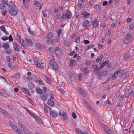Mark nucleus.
Wrapping results in <instances>:
<instances>
[{"mask_svg":"<svg viewBox=\"0 0 134 134\" xmlns=\"http://www.w3.org/2000/svg\"><path fill=\"white\" fill-rule=\"evenodd\" d=\"M5 8V6L3 3L0 4V10L4 9Z\"/></svg>","mask_w":134,"mask_h":134,"instance_id":"obj_31","label":"nucleus"},{"mask_svg":"<svg viewBox=\"0 0 134 134\" xmlns=\"http://www.w3.org/2000/svg\"><path fill=\"white\" fill-rule=\"evenodd\" d=\"M35 5L37 6L38 7L40 4V3L38 1H35L34 2Z\"/></svg>","mask_w":134,"mask_h":134,"instance_id":"obj_47","label":"nucleus"},{"mask_svg":"<svg viewBox=\"0 0 134 134\" xmlns=\"http://www.w3.org/2000/svg\"><path fill=\"white\" fill-rule=\"evenodd\" d=\"M8 39L9 41L10 42H12L13 40L12 36L11 35L9 36Z\"/></svg>","mask_w":134,"mask_h":134,"instance_id":"obj_58","label":"nucleus"},{"mask_svg":"<svg viewBox=\"0 0 134 134\" xmlns=\"http://www.w3.org/2000/svg\"><path fill=\"white\" fill-rule=\"evenodd\" d=\"M30 114H31V115L34 117L35 119L37 118L38 117V116H37L34 113H32V111L31 112V113H30Z\"/></svg>","mask_w":134,"mask_h":134,"instance_id":"obj_38","label":"nucleus"},{"mask_svg":"<svg viewBox=\"0 0 134 134\" xmlns=\"http://www.w3.org/2000/svg\"><path fill=\"white\" fill-rule=\"evenodd\" d=\"M48 50L50 52H52L53 51V47H50L48 48Z\"/></svg>","mask_w":134,"mask_h":134,"instance_id":"obj_54","label":"nucleus"},{"mask_svg":"<svg viewBox=\"0 0 134 134\" xmlns=\"http://www.w3.org/2000/svg\"><path fill=\"white\" fill-rule=\"evenodd\" d=\"M90 41L87 40H85L83 41V43L86 44H88L89 43Z\"/></svg>","mask_w":134,"mask_h":134,"instance_id":"obj_53","label":"nucleus"},{"mask_svg":"<svg viewBox=\"0 0 134 134\" xmlns=\"http://www.w3.org/2000/svg\"><path fill=\"white\" fill-rule=\"evenodd\" d=\"M85 106L86 108L88 110H90L91 109V107L90 105L86 102H85Z\"/></svg>","mask_w":134,"mask_h":134,"instance_id":"obj_26","label":"nucleus"},{"mask_svg":"<svg viewBox=\"0 0 134 134\" xmlns=\"http://www.w3.org/2000/svg\"><path fill=\"white\" fill-rule=\"evenodd\" d=\"M109 61L108 60H106L102 63L100 65L99 69L100 70L103 68L104 66L106 64L109 63Z\"/></svg>","mask_w":134,"mask_h":134,"instance_id":"obj_10","label":"nucleus"},{"mask_svg":"<svg viewBox=\"0 0 134 134\" xmlns=\"http://www.w3.org/2000/svg\"><path fill=\"white\" fill-rule=\"evenodd\" d=\"M8 65V66L12 69H14L15 68V66H12V63L10 61L7 62Z\"/></svg>","mask_w":134,"mask_h":134,"instance_id":"obj_27","label":"nucleus"},{"mask_svg":"<svg viewBox=\"0 0 134 134\" xmlns=\"http://www.w3.org/2000/svg\"><path fill=\"white\" fill-rule=\"evenodd\" d=\"M35 45L36 48L40 50L43 49L44 47V46L41 44L40 43H37L35 44Z\"/></svg>","mask_w":134,"mask_h":134,"instance_id":"obj_9","label":"nucleus"},{"mask_svg":"<svg viewBox=\"0 0 134 134\" xmlns=\"http://www.w3.org/2000/svg\"><path fill=\"white\" fill-rule=\"evenodd\" d=\"M66 18L67 19H69L71 18L72 14L69 10L66 11Z\"/></svg>","mask_w":134,"mask_h":134,"instance_id":"obj_14","label":"nucleus"},{"mask_svg":"<svg viewBox=\"0 0 134 134\" xmlns=\"http://www.w3.org/2000/svg\"><path fill=\"white\" fill-rule=\"evenodd\" d=\"M10 9H14L15 7L14 3L12 2H11L8 5Z\"/></svg>","mask_w":134,"mask_h":134,"instance_id":"obj_19","label":"nucleus"},{"mask_svg":"<svg viewBox=\"0 0 134 134\" xmlns=\"http://www.w3.org/2000/svg\"><path fill=\"white\" fill-rule=\"evenodd\" d=\"M37 121H38V123L40 124H42V121L41 119L38 116V117L36 119Z\"/></svg>","mask_w":134,"mask_h":134,"instance_id":"obj_36","label":"nucleus"},{"mask_svg":"<svg viewBox=\"0 0 134 134\" xmlns=\"http://www.w3.org/2000/svg\"><path fill=\"white\" fill-rule=\"evenodd\" d=\"M124 96V95L121 94H120L118 97L119 99L120 100H121L122 99Z\"/></svg>","mask_w":134,"mask_h":134,"instance_id":"obj_49","label":"nucleus"},{"mask_svg":"<svg viewBox=\"0 0 134 134\" xmlns=\"http://www.w3.org/2000/svg\"><path fill=\"white\" fill-rule=\"evenodd\" d=\"M49 94H50V96H51L50 98L52 99H54V96L53 94L52 93H50Z\"/></svg>","mask_w":134,"mask_h":134,"instance_id":"obj_57","label":"nucleus"},{"mask_svg":"<svg viewBox=\"0 0 134 134\" xmlns=\"http://www.w3.org/2000/svg\"><path fill=\"white\" fill-rule=\"evenodd\" d=\"M89 23V21L86 20L83 23L82 26H86L87 24Z\"/></svg>","mask_w":134,"mask_h":134,"instance_id":"obj_41","label":"nucleus"},{"mask_svg":"<svg viewBox=\"0 0 134 134\" xmlns=\"http://www.w3.org/2000/svg\"><path fill=\"white\" fill-rule=\"evenodd\" d=\"M34 84L31 82H29L28 84V86L29 89L31 90L34 87Z\"/></svg>","mask_w":134,"mask_h":134,"instance_id":"obj_25","label":"nucleus"},{"mask_svg":"<svg viewBox=\"0 0 134 134\" xmlns=\"http://www.w3.org/2000/svg\"><path fill=\"white\" fill-rule=\"evenodd\" d=\"M57 32L58 35H60L61 34L62 30L61 29H59L58 30Z\"/></svg>","mask_w":134,"mask_h":134,"instance_id":"obj_63","label":"nucleus"},{"mask_svg":"<svg viewBox=\"0 0 134 134\" xmlns=\"http://www.w3.org/2000/svg\"><path fill=\"white\" fill-rule=\"evenodd\" d=\"M44 108H46L49 110L50 112L51 111V108L48 106L46 104H44Z\"/></svg>","mask_w":134,"mask_h":134,"instance_id":"obj_34","label":"nucleus"},{"mask_svg":"<svg viewBox=\"0 0 134 134\" xmlns=\"http://www.w3.org/2000/svg\"><path fill=\"white\" fill-rule=\"evenodd\" d=\"M9 13L13 15L16 16L17 13V11L14 9H10Z\"/></svg>","mask_w":134,"mask_h":134,"instance_id":"obj_11","label":"nucleus"},{"mask_svg":"<svg viewBox=\"0 0 134 134\" xmlns=\"http://www.w3.org/2000/svg\"><path fill=\"white\" fill-rule=\"evenodd\" d=\"M49 64L51 66L54 70H57L58 68V66L54 60H51L49 62Z\"/></svg>","mask_w":134,"mask_h":134,"instance_id":"obj_2","label":"nucleus"},{"mask_svg":"<svg viewBox=\"0 0 134 134\" xmlns=\"http://www.w3.org/2000/svg\"><path fill=\"white\" fill-rule=\"evenodd\" d=\"M36 91L37 93L39 94H42L43 93V91L42 89L39 88H36Z\"/></svg>","mask_w":134,"mask_h":134,"instance_id":"obj_23","label":"nucleus"},{"mask_svg":"<svg viewBox=\"0 0 134 134\" xmlns=\"http://www.w3.org/2000/svg\"><path fill=\"white\" fill-rule=\"evenodd\" d=\"M10 58L9 56H7L6 57V60L7 61V62L10 61Z\"/></svg>","mask_w":134,"mask_h":134,"instance_id":"obj_56","label":"nucleus"},{"mask_svg":"<svg viewBox=\"0 0 134 134\" xmlns=\"http://www.w3.org/2000/svg\"><path fill=\"white\" fill-rule=\"evenodd\" d=\"M130 56V54H126L124 56V58L125 60L128 59Z\"/></svg>","mask_w":134,"mask_h":134,"instance_id":"obj_45","label":"nucleus"},{"mask_svg":"<svg viewBox=\"0 0 134 134\" xmlns=\"http://www.w3.org/2000/svg\"><path fill=\"white\" fill-rule=\"evenodd\" d=\"M75 129L78 134H89L86 131H85L84 132H83L80 129L77 128H76Z\"/></svg>","mask_w":134,"mask_h":134,"instance_id":"obj_8","label":"nucleus"},{"mask_svg":"<svg viewBox=\"0 0 134 134\" xmlns=\"http://www.w3.org/2000/svg\"><path fill=\"white\" fill-rule=\"evenodd\" d=\"M118 71H116L115 72L114 74L111 75V78L112 79V80H113L116 78L118 76Z\"/></svg>","mask_w":134,"mask_h":134,"instance_id":"obj_16","label":"nucleus"},{"mask_svg":"<svg viewBox=\"0 0 134 134\" xmlns=\"http://www.w3.org/2000/svg\"><path fill=\"white\" fill-rule=\"evenodd\" d=\"M129 73L127 72H125L123 76L124 77H127L129 75Z\"/></svg>","mask_w":134,"mask_h":134,"instance_id":"obj_55","label":"nucleus"},{"mask_svg":"<svg viewBox=\"0 0 134 134\" xmlns=\"http://www.w3.org/2000/svg\"><path fill=\"white\" fill-rule=\"evenodd\" d=\"M130 41V40L129 39H126L125 38V40L124 41V43L125 44L127 43Z\"/></svg>","mask_w":134,"mask_h":134,"instance_id":"obj_50","label":"nucleus"},{"mask_svg":"<svg viewBox=\"0 0 134 134\" xmlns=\"http://www.w3.org/2000/svg\"><path fill=\"white\" fill-rule=\"evenodd\" d=\"M132 38V36L130 34H128L127 36H126V39H129V40H130Z\"/></svg>","mask_w":134,"mask_h":134,"instance_id":"obj_43","label":"nucleus"},{"mask_svg":"<svg viewBox=\"0 0 134 134\" xmlns=\"http://www.w3.org/2000/svg\"><path fill=\"white\" fill-rule=\"evenodd\" d=\"M99 70H100L98 66H96L94 70V74L96 75L98 72Z\"/></svg>","mask_w":134,"mask_h":134,"instance_id":"obj_28","label":"nucleus"},{"mask_svg":"<svg viewBox=\"0 0 134 134\" xmlns=\"http://www.w3.org/2000/svg\"><path fill=\"white\" fill-rule=\"evenodd\" d=\"M1 38L2 40H3V41H6L8 39V37H2Z\"/></svg>","mask_w":134,"mask_h":134,"instance_id":"obj_59","label":"nucleus"},{"mask_svg":"<svg viewBox=\"0 0 134 134\" xmlns=\"http://www.w3.org/2000/svg\"><path fill=\"white\" fill-rule=\"evenodd\" d=\"M55 53L57 56H60L62 54V51L60 48L57 47L56 48Z\"/></svg>","mask_w":134,"mask_h":134,"instance_id":"obj_4","label":"nucleus"},{"mask_svg":"<svg viewBox=\"0 0 134 134\" xmlns=\"http://www.w3.org/2000/svg\"><path fill=\"white\" fill-rule=\"evenodd\" d=\"M23 3L24 4V6L26 8H27V3L26 2V0H23Z\"/></svg>","mask_w":134,"mask_h":134,"instance_id":"obj_44","label":"nucleus"},{"mask_svg":"<svg viewBox=\"0 0 134 134\" xmlns=\"http://www.w3.org/2000/svg\"><path fill=\"white\" fill-rule=\"evenodd\" d=\"M53 36V34L52 33H49L45 37L46 38L48 39H51Z\"/></svg>","mask_w":134,"mask_h":134,"instance_id":"obj_18","label":"nucleus"},{"mask_svg":"<svg viewBox=\"0 0 134 134\" xmlns=\"http://www.w3.org/2000/svg\"><path fill=\"white\" fill-rule=\"evenodd\" d=\"M9 123L13 130L17 132L20 129L15 125L13 124L11 121L9 122Z\"/></svg>","mask_w":134,"mask_h":134,"instance_id":"obj_6","label":"nucleus"},{"mask_svg":"<svg viewBox=\"0 0 134 134\" xmlns=\"http://www.w3.org/2000/svg\"><path fill=\"white\" fill-rule=\"evenodd\" d=\"M9 46V44L7 43H4L2 44L3 48L5 49H7Z\"/></svg>","mask_w":134,"mask_h":134,"instance_id":"obj_24","label":"nucleus"},{"mask_svg":"<svg viewBox=\"0 0 134 134\" xmlns=\"http://www.w3.org/2000/svg\"><path fill=\"white\" fill-rule=\"evenodd\" d=\"M18 134H24L23 132L20 130H19L16 132Z\"/></svg>","mask_w":134,"mask_h":134,"instance_id":"obj_62","label":"nucleus"},{"mask_svg":"<svg viewBox=\"0 0 134 134\" xmlns=\"http://www.w3.org/2000/svg\"><path fill=\"white\" fill-rule=\"evenodd\" d=\"M90 15V14L89 13L87 12L85 14V15H84V17L85 18H87Z\"/></svg>","mask_w":134,"mask_h":134,"instance_id":"obj_51","label":"nucleus"},{"mask_svg":"<svg viewBox=\"0 0 134 134\" xmlns=\"http://www.w3.org/2000/svg\"><path fill=\"white\" fill-rule=\"evenodd\" d=\"M70 66H74L76 64L75 61L73 60H70Z\"/></svg>","mask_w":134,"mask_h":134,"instance_id":"obj_32","label":"nucleus"},{"mask_svg":"<svg viewBox=\"0 0 134 134\" xmlns=\"http://www.w3.org/2000/svg\"><path fill=\"white\" fill-rule=\"evenodd\" d=\"M80 37H79L77 39L76 41H75V42L76 43H79L80 41Z\"/></svg>","mask_w":134,"mask_h":134,"instance_id":"obj_60","label":"nucleus"},{"mask_svg":"<svg viewBox=\"0 0 134 134\" xmlns=\"http://www.w3.org/2000/svg\"><path fill=\"white\" fill-rule=\"evenodd\" d=\"M18 125L21 130L22 129L24 128V127H25V126L24 125H23L20 121H19L18 122Z\"/></svg>","mask_w":134,"mask_h":134,"instance_id":"obj_33","label":"nucleus"},{"mask_svg":"<svg viewBox=\"0 0 134 134\" xmlns=\"http://www.w3.org/2000/svg\"><path fill=\"white\" fill-rule=\"evenodd\" d=\"M47 104L48 105L53 107L54 105V102L51 99H49L47 101Z\"/></svg>","mask_w":134,"mask_h":134,"instance_id":"obj_22","label":"nucleus"},{"mask_svg":"<svg viewBox=\"0 0 134 134\" xmlns=\"http://www.w3.org/2000/svg\"><path fill=\"white\" fill-rule=\"evenodd\" d=\"M103 58V55H101V56L98 57L96 60V62L97 63L99 61L101 60Z\"/></svg>","mask_w":134,"mask_h":134,"instance_id":"obj_29","label":"nucleus"},{"mask_svg":"<svg viewBox=\"0 0 134 134\" xmlns=\"http://www.w3.org/2000/svg\"><path fill=\"white\" fill-rule=\"evenodd\" d=\"M56 88L57 89L61 92H62L63 91V89L61 88L58 86H57Z\"/></svg>","mask_w":134,"mask_h":134,"instance_id":"obj_52","label":"nucleus"},{"mask_svg":"<svg viewBox=\"0 0 134 134\" xmlns=\"http://www.w3.org/2000/svg\"><path fill=\"white\" fill-rule=\"evenodd\" d=\"M23 90L25 91V92L27 94L29 93L30 92L29 90L26 88L23 87L22 88Z\"/></svg>","mask_w":134,"mask_h":134,"instance_id":"obj_39","label":"nucleus"},{"mask_svg":"<svg viewBox=\"0 0 134 134\" xmlns=\"http://www.w3.org/2000/svg\"><path fill=\"white\" fill-rule=\"evenodd\" d=\"M59 116L63 120H66L67 119V117L65 112L61 110L59 111Z\"/></svg>","mask_w":134,"mask_h":134,"instance_id":"obj_3","label":"nucleus"},{"mask_svg":"<svg viewBox=\"0 0 134 134\" xmlns=\"http://www.w3.org/2000/svg\"><path fill=\"white\" fill-rule=\"evenodd\" d=\"M102 126L104 129V131L105 132H107L108 131V129L107 126L104 125V124H103Z\"/></svg>","mask_w":134,"mask_h":134,"instance_id":"obj_30","label":"nucleus"},{"mask_svg":"<svg viewBox=\"0 0 134 134\" xmlns=\"http://www.w3.org/2000/svg\"><path fill=\"white\" fill-rule=\"evenodd\" d=\"M97 77L98 78L99 80H101L102 79V76H101V72H100L97 74Z\"/></svg>","mask_w":134,"mask_h":134,"instance_id":"obj_42","label":"nucleus"},{"mask_svg":"<svg viewBox=\"0 0 134 134\" xmlns=\"http://www.w3.org/2000/svg\"><path fill=\"white\" fill-rule=\"evenodd\" d=\"M26 41L29 43L30 45L32 46L33 44L32 43L31 40L29 39H26L25 40Z\"/></svg>","mask_w":134,"mask_h":134,"instance_id":"obj_37","label":"nucleus"},{"mask_svg":"<svg viewBox=\"0 0 134 134\" xmlns=\"http://www.w3.org/2000/svg\"><path fill=\"white\" fill-rule=\"evenodd\" d=\"M37 82H38L40 84H42L43 85H44L42 81L40 79H37Z\"/></svg>","mask_w":134,"mask_h":134,"instance_id":"obj_40","label":"nucleus"},{"mask_svg":"<svg viewBox=\"0 0 134 134\" xmlns=\"http://www.w3.org/2000/svg\"><path fill=\"white\" fill-rule=\"evenodd\" d=\"M50 114L53 118H56L58 115V114L55 111L53 110L50 112Z\"/></svg>","mask_w":134,"mask_h":134,"instance_id":"obj_12","label":"nucleus"},{"mask_svg":"<svg viewBox=\"0 0 134 134\" xmlns=\"http://www.w3.org/2000/svg\"><path fill=\"white\" fill-rule=\"evenodd\" d=\"M72 116L73 118L75 119L76 118V114L74 112H72Z\"/></svg>","mask_w":134,"mask_h":134,"instance_id":"obj_48","label":"nucleus"},{"mask_svg":"<svg viewBox=\"0 0 134 134\" xmlns=\"http://www.w3.org/2000/svg\"><path fill=\"white\" fill-rule=\"evenodd\" d=\"M124 72L123 70H120L119 72V74L120 76H121L123 74Z\"/></svg>","mask_w":134,"mask_h":134,"instance_id":"obj_46","label":"nucleus"},{"mask_svg":"<svg viewBox=\"0 0 134 134\" xmlns=\"http://www.w3.org/2000/svg\"><path fill=\"white\" fill-rule=\"evenodd\" d=\"M47 95L48 93L47 92H46L40 96V98L43 101H46L47 99Z\"/></svg>","mask_w":134,"mask_h":134,"instance_id":"obj_7","label":"nucleus"},{"mask_svg":"<svg viewBox=\"0 0 134 134\" xmlns=\"http://www.w3.org/2000/svg\"><path fill=\"white\" fill-rule=\"evenodd\" d=\"M66 13H63L62 15V18L64 19H66Z\"/></svg>","mask_w":134,"mask_h":134,"instance_id":"obj_61","label":"nucleus"},{"mask_svg":"<svg viewBox=\"0 0 134 134\" xmlns=\"http://www.w3.org/2000/svg\"><path fill=\"white\" fill-rule=\"evenodd\" d=\"M13 46L14 48L16 51L20 52L21 50L19 46L17 44L16 42H14L13 43Z\"/></svg>","mask_w":134,"mask_h":134,"instance_id":"obj_5","label":"nucleus"},{"mask_svg":"<svg viewBox=\"0 0 134 134\" xmlns=\"http://www.w3.org/2000/svg\"><path fill=\"white\" fill-rule=\"evenodd\" d=\"M134 27V26L132 25H130L129 26V29L131 30H132Z\"/></svg>","mask_w":134,"mask_h":134,"instance_id":"obj_64","label":"nucleus"},{"mask_svg":"<svg viewBox=\"0 0 134 134\" xmlns=\"http://www.w3.org/2000/svg\"><path fill=\"white\" fill-rule=\"evenodd\" d=\"M22 130L25 134H32L28 129L25 127V126L24 128L22 129Z\"/></svg>","mask_w":134,"mask_h":134,"instance_id":"obj_15","label":"nucleus"},{"mask_svg":"<svg viewBox=\"0 0 134 134\" xmlns=\"http://www.w3.org/2000/svg\"><path fill=\"white\" fill-rule=\"evenodd\" d=\"M34 59L35 64L38 67L41 69H43V63L41 60H38L36 57H34Z\"/></svg>","mask_w":134,"mask_h":134,"instance_id":"obj_1","label":"nucleus"},{"mask_svg":"<svg viewBox=\"0 0 134 134\" xmlns=\"http://www.w3.org/2000/svg\"><path fill=\"white\" fill-rule=\"evenodd\" d=\"M20 75L19 73H16L13 75L12 77L14 79H19L20 77Z\"/></svg>","mask_w":134,"mask_h":134,"instance_id":"obj_20","label":"nucleus"},{"mask_svg":"<svg viewBox=\"0 0 134 134\" xmlns=\"http://www.w3.org/2000/svg\"><path fill=\"white\" fill-rule=\"evenodd\" d=\"M12 50L10 49V48L9 49H7L6 51V53L9 54H11L12 52Z\"/></svg>","mask_w":134,"mask_h":134,"instance_id":"obj_35","label":"nucleus"},{"mask_svg":"<svg viewBox=\"0 0 134 134\" xmlns=\"http://www.w3.org/2000/svg\"><path fill=\"white\" fill-rule=\"evenodd\" d=\"M108 70L106 69H103L102 72V77H105L108 72Z\"/></svg>","mask_w":134,"mask_h":134,"instance_id":"obj_13","label":"nucleus"},{"mask_svg":"<svg viewBox=\"0 0 134 134\" xmlns=\"http://www.w3.org/2000/svg\"><path fill=\"white\" fill-rule=\"evenodd\" d=\"M79 92L80 93L82 94L84 97H85L86 96V92L84 91L83 90L80 88H79Z\"/></svg>","mask_w":134,"mask_h":134,"instance_id":"obj_17","label":"nucleus"},{"mask_svg":"<svg viewBox=\"0 0 134 134\" xmlns=\"http://www.w3.org/2000/svg\"><path fill=\"white\" fill-rule=\"evenodd\" d=\"M0 29L1 30L3 31L6 35H8V33L7 32L6 29L5 27H4V25H2L0 27Z\"/></svg>","mask_w":134,"mask_h":134,"instance_id":"obj_21","label":"nucleus"}]
</instances>
